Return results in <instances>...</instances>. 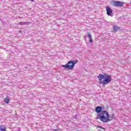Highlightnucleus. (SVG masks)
<instances>
[{"label":"nucleus","mask_w":131,"mask_h":131,"mask_svg":"<svg viewBox=\"0 0 131 131\" xmlns=\"http://www.w3.org/2000/svg\"><path fill=\"white\" fill-rule=\"evenodd\" d=\"M96 112L98 114V117L96 119H100L101 121L102 122H108L109 120V113L106 111H103L102 110V107L98 106L96 108Z\"/></svg>","instance_id":"1"},{"label":"nucleus","mask_w":131,"mask_h":131,"mask_svg":"<svg viewBox=\"0 0 131 131\" xmlns=\"http://www.w3.org/2000/svg\"><path fill=\"white\" fill-rule=\"evenodd\" d=\"M98 78L99 81V83L103 85L108 84L112 80V77L108 74H100L98 76Z\"/></svg>","instance_id":"2"},{"label":"nucleus","mask_w":131,"mask_h":131,"mask_svg":"<svg viewBox=\"0 0 131 131\" xmlns=\"http://www.w3.org/2000/svg\"><path fill=\"white\" fill-rule=\"evenodd\" d=\"M77 62V60H73V61H69L67 64L65 65H62V67H63V68H68L69 69H73L74 68V65L76 64Z\"/></svg>","instance_id":"3"},{"label":"nucleus","mask_w":131,"mask_h":131,"mask_svg":"<svg viewBox=\"0 0 131 131\" xmlns=\"http://www.w3.org/2000/svg\"><path fill=\"white\" fill-rule=\"evenodd\" d=\"M124 3L123 2L116 1H115L113 2V6L114 7H123Z\"/></svg>","instance_id":"4"},{"label":"nucleus","mask_w":131,"mask_h":131,"mask_svg":"<svg viewBox=\"0 0 131 131\" xmlns=\"http://www.w3.org/2000/svg\"><path fill=\"white\" fill-rule=\"evenodd\" d=\"M106 14L108 16H112V9L109 7H106Z\"/></svg>","instance_id":"5"},{"label":"nucleus","mask_w":131,"mask_h":131,"mask_svg":"<svg viewBox=\"0 0 131 131\" xmlns=\"http://www.w3.org/2000/svg\"><path fill=\"white\" fill-rule=\"evenodd\" d=\"M19 25H29L30 23L28 21H21L18 23Z\"/></svg>","instance_id":"6"},{"label":"nucleus","mask_w":131,"mask_h":131,"mask_svg":"<svg viewBox=\"0 0 131 131\" xmlns=\"http://www.w3.org/2000/svg\"><path fill=\"white\" fill-rule=\"evenodd\" d=\"M109 117H110L108 118V121L110 120H113V119H115V116H114V114H112L111 116H110V115H109Z\"/></svg>","instance_id":"7"},{"label":"nucleus","mask_w":131,"mask_h":131,"mask_svg":"<svg viewBox=\"0 0 131 131\" xmlns=\"http://www.w3.org/2000/svg\"><path fill=\"white\" fill-rule=\"evenodd\" d=\"M4 102L6 104H9V103H10V98L7 97L6 98H5L4 99Z\"/></svg>","instance_id":"8"},{"label":"nucleus","mask_w":131,"mask_h":131,"mask_svg":"<svg viewBox=\"0 0 131 131\" xmlns=\"http://www.w3.org/2000/svg\"><path fill=\"white\" fill-rule=\"evenodd\" d=\"M0 131H6V126H5V125L1 126Z\"/></svg>","instance_id":"9"},{"label":"nucleus","mask_w":131,"mask_h":131,"mask_svg":"<svg viewBox=\"0 0 131 131\" xmlns=\"http://www.w3.org/2000/svg\"><path fill=\"white\" fill-rule=\"evenodd\" d=\"M114 31L116 32L117 31V30H118V29H119V28H118V27L115 26H114Z\"/></svg>","instance_id":"10"},{"label":"nucleus","mask_w":131,"mask_h":131,"mask_svg":"<svg viewBox=\"0 0 131 131\" xmlns=\"http://www.w3.org/2000/svg\"><path fill=\"white\" fill-rule=\"evenodd\" d=\"M88 36H89V39H91V38H92V35H91V34H90V33H88Z\"/></svg>","instance_id":"11"},{"label":"nucleus","mask_w":131,"mask_h":131,"mask_svg":"<svg viewBox=\"0 0 131 131\" xmlns=\"http://www.w3.org/2000/svg\"><path fill=\"white\" fill-rule=\"evenodd\" d=\"M97 127H98V128H102L104 129L102 126H100V125H97Z\"/></svg>","instance_id":"12"},{"label":"nucleus","mask_w":131,"mask_h":131,"mask_svg":"<svg viewBox=\"0 0 131 131\" xmlns=\"http://www.w3.org/2000/svg\"><path fill=\"white\" fill-rule=\"evenodd\" d=\"M90 39V42H93V39H92V38L91 39Z\"/></svg>","instance_id":"13"},{"label":"nucleus","mask_w":131,"mask_h":131,"mask_svg":"<svg viewBox=\"0 0 131 131\" xmlns=\"http://www.w3.org/2000/svg\"><path fill=\"white\" fill-rule=\"evenodd\" d=\"M32 1V2H33V1H34V0H31Z\"/></svg>","instance_id":"14"}]
</instances>
